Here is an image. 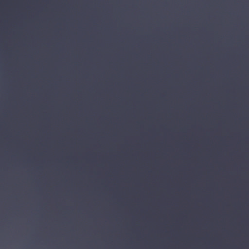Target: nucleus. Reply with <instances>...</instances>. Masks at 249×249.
Returning <instances> with one entry per match:
<instances>
[{
    "label": "nucleus",
    "mask_w": 249,
    "mask_h": 249,
    "mask_svg": "<svg viewBox=\"0 0 249 249\" xmlns=\"http://www.w3.org/2000/svg\"><path fill=\"white\" fill-rule=\"evenodd\" d=\"M244 218H246V217H244Z\"/></svg>",
    "instance_id": "nucleus-7"
},
{
    "label": "nucleus",
    "mask_w": 249,
    "mask_h": 249,
    "mask_svg": "<svg viewBox=\"0 0 249 249\" xmlns=\"http://www.w3.org/2000/svg\"><path fill=\"white\" fill-rule=\"evenodd\" d=\"M91 217H89V218H90Z\"/></svg>",
    "instance_id": "nucleus-11"
},
{
    "label": "nucleus",
    "mask_w": 249,
    "mask_h": 249,
    "mask_svg": "<svg viewBox=\"0 0 249 249\" xmlns=\"http://www.w3.org/2000/svg\"><path fill=\"white\" fill-rule=\"evenodd\" d=\"M107 218H109L110 217H108Z\"/></svg>",
    "instance_id": "nucleus-1"
},
{
    "label": "nucleus",
    "mask_w": 249,
    "mask_h": 249,
    "mask_svg": "<svg viewBox=\"0 0 249 249\" xmlns=\"http://www.w3.org/2000/svg\"><path fill=\"white\" fill-rule=\"evenodd\" d=\"M217 218H219V217H217Z\"/></svg>",
    "instance_id": "nucleus-6"
},
{
    "label": "nucleus",
    "mask_w": 249,
    "mask_h": 249,
    "mask_svg": "<svg viewBox=\"0 0 249 249\" xmlns=\"http://www.w3.org/2000/svg\"><path fill=\"white\" fill-rule=\"evenodd\" d=\"M163 218H165V217H163Z\"/></svg>",
    "instance_id": "nucleus-3"
},
{
    "label": "nucleus",
    "mask_w": 249,
    "mask_h": 249,
    "mask_svg": "<svg viewBox=\"0 0 249 249\" xmlns=\"http://www.w3.org/2000/svg\"><path fill=\"white\" fill-rule=\"evenodd\" d=\"M195 218H197V217H196Z\"/></svg>",
    "instance_id": "nucleus-5"
},
{
    "label": "nucleus",
    "mask_w": 249,
    "mask_h": 249,
    "mask_svg": "<svg viewBox=\"0 0 249 249\" xmlns=\"http://www.w3.org/2000/svg\"><path fill=\"white\" fill-rule=\"evenodd\" d=\"M144 220H146V218H144Z\"/></svg>",
    "instance_id": "nucleus-8"
},
{
    "label": "nucleus",
    "mask_w": 249,
    "mask_h": 249,
    "mask_svg": "<svg viewBox=\"0 0 249 249\" xmlns=\"http://www.w3.org/2000/svg\"><path fill=\"white\" fill-rule=\"evenodd\" d=\"M133 218H135V217H133Z\"/></svg>",
    "instance_id": "nucleus-2"
},
{
    "label": "nucleus",
    "mask_w": 249,
    "mask_h": 249,
    "mask_svg": "<svg viewBox=\"0 0 249 249\" xmlns=\"http://www.w3.org/2000/svg\"><path fill=\"white\" fill-rule=\"evenodd\" d=\"M171 218H173V217H171Z\"/></svg>",
    "instance_id": "nucleus-4"
},
{
    "label": "nucleus",
    "mask_w": 249,
    "mask_h": 249,
    "mask_svg": "<svg viewBox=\"0 0 249 249\" xmlns=\"http://www.w3.org/2000/svg\"><path fill=\"white\" fill-rule=\"evenodd\" d=\"M195 219H196V220H197V218H196Z\"/></svg>",
    "instance_id": "nucleus-9"
},
{
    "label": "nucleus",
    "mask_w": 249,
    "mask_h": 249,
    "mask_svg": "<svg viewBox=\"0 0 249 249\" xmlns=\"http://www.w3.org/2000/svg\"><path fill=\"white\" fill-rule=\"evenodd\" d=\"M246 219H247V220H248L249 219H248V218H247Z\"/></svg>",
    "instance_id": "nucleus-10"
}]
</instances>
